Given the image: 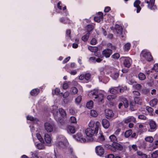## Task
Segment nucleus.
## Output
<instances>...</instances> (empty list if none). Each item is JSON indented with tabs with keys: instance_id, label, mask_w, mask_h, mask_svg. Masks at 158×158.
Here are the masks:
<instances>
[{
	"instance_id": "nucleus-16",
	"label": "nucleus",
	"mask_w": 158,
	"mask_h": 158,
	"mask_svg": "<svg viewBox=\"0 0 158 158\" xmlns=\"http://www.w3.org/2000/svg\"><path fill=\"white\" fill-rule=\"evenodd\" d=\"M106 116L108 119H110L114 116V114L112 111L110 110H105Z\"/></svg>"
},
{
	"instance_id": "nucleus-15",
	"label": "nucleus",
	"mask_w": 158,
	"mask_h": 158,
	"mask_svg": "<svg viewBox=\"0 0 158 158\" xmlns=\"http://www.w3.org/2000/svg\"><path fill=\"white\" fill-rule=\"evenodd\" d=\"M125 136L126 138H128L129 137L135 138L136 136V134L135 133H132V130H129L126 131L125 133Z\"/></svg>"
},
{
	"instance_id": "nucleus-48",
	"label": "nucleus",
	"mask_w": 158,
	"mask_h": 158,
	"mask_svg": "<svg viewBox=\"0 0 158 158\" xmlns=\"http://www.w3.org/2000/svg\"><path fill=\"white\" fill-rule=\"evenodd\" d=\"M71 30H68L66 31V37L67 39H70L71 38L70 36Z\"/></svg>"
},
{
	"instance_id": "nucleus-7",
	"label": "nucleus",
	"mask_w": 158,
	"mask_h": 158,
	"mask_svg": "<svg viewBox=\"0 0 158 158\" xmlns=\"http://www.w3.org/2000/svg\"><path fill=\"white\" fill-rule=\"evenodd\" d=\"M121 61L123 62L125 67L129 68L132 63V60L129 57H122Z\"/></svg>"
},
{
	"instance_id": "nucleus-20",
	"label": "nucleus",
	"mask_w": 158,
	"mask_h": 158,
	"mask_svg": "<svg viewBox=\"0 0 158 158\" xmlns=\"http://www.w3.org/2000/svg\"><path fill=\"white\" fill-rule=\"evenodd\" d=\"M102 124L103 127L106 129H107L110 126L109 122L106 119H104L102 120Z\"/></svg>"
},
{
	"instance_id": "nucleus-35",
	"label": "nucleus",
	"mask_w": 158,
	"mask_h": 158,
	"mask_svg": "<svg viewBox=\"0 0 158 158\" xmlns=\"http://www.w3.org/2000/svg\"><path fill=\"white\" fill-rule=\"evenodd\" d=\"M138 77L140 80H143L145 79L146 76L143 73H140L138 74Z\"/></svg>"
},
{
	"instance_id": "nucleus-17",
	"label": "nucleus",
	"mask_w": 158,
	"mask_h": 158,
	"mask_svg": "<svg viewBox=\"0 0 158 158\" xmlns=\"http://www.w3.org/2000/svg\"><path fill=\"white\" fill-rule=\"evenodd\" d=\"M44 139L45 142L47 145L49 146L51 145L52 141V138L50 135L48 134H46L44 135Z\"/></svg>"
},
{
	"instance_id": "nucleus-26",
	"label": "nucleus",
	"mask_w": 158,
	"mask_h": 158,
	"mask_svg": "<svg viewBox=\"0 0 158 158\" xmlns=\"http://www.w3.org/2000/svg\"><path fill=\"white\" fill-rule=\"evenodd\" d=\"M60 22L66 24L67 23H69V20L68 18H64V17H61L60 19Z\"/></svg>"
},
{
	"instance_id": "nucleus-11",
	"label": "nucleus",
	"mask_w": 158,
	"mask_h": 158,
	"mask_svg": "<svg viewBox=\"0 0 158 158\" xmlns=\"http://www.w3.org/2000/svg\"><path fill=\"white\" fill-rule=\"evenodd\" d=\"M112 53V51L109 48H107L104 50L102 54L103 56H105L106 58L109 57Z\"/></svg>"
},
{
	"instance_id": "nucleus-32",
	"label": "nucleus",
	"mask_w": 158,
	"mask_h": 158,
	"mask_svg": "<svg viewBox=\"0 0 158 158\" xmlns=\"http://www.w3.org/2000/svg\"><path fill=\"white\" fill-rule=\"evenodd\" d=\"M37 148L40 150L44 149L45 148L44 145L41 143H38L37 144H35Z\"/></svg>"
},
{
	"instance_id": "nucleus-45",
	"label": "nucleus",
	"mask_w": 158,
	"mask_h": 158,
	"mask_svg": "<svg viewBox=\"0 0 158 158\" xmlns=\"http://www.w3.org/2000/svg\"><path fill=\"white\" fill-rule=\"evenodd\" d=\"M60 92V88H56L54 89V92H53V91L52 94L58 95V94H59Z\"/></svg>"
},
{
	"instance_id": "nucleus-63",
	"label": "nucleus",
	"mask_w": 158,
	"mask_h": 158,
	"mask_svg": "<svg viewBox=\"0 0 158 158\" xmlns=\"http://www.w3.org/2000/svg\"><path fill=\"white\" fill-rule=\"evenodd\" d=\"M146 110L149 113H152L153 111V109L151 107L149 106L146 107Z\"/></svg>"
},
{
	"instance_id": "nucleus-55",
	"label": "nucleus",
	"mask_w": 158,
	"mask_h": 158,
	"mask_svg": "<svg viewBox=\"0 0 158 158\" xmlns=\"http://www.w3.org/2000/svg\"><path fill=\"white\" fill-rule=\"evenodd\" d=\"M119 54L118 53H115L112 56V57L115 59H118L119 57Z\"/></svg>"
},
{
	"instance_id": "nucleus-50",
	"label": "nucleus",
	"mask_w": 158,
	"mask_h": 158,
	"mask_svg": "<svg viewBox=\"0 0 158 158\" xmlns=\"http://www.w3.org/2000/svg\"><path fill=\"white\" fill-rule=\"evenodd\" d=\"M118 90H119V92L120 93H122L124 91L127 90V88L126 86H124V87H118Z\"/></svg>"
},
{
	"instance_id": "nucleus-40",
	"label": "nucleus",
	"mask_w": 158,
	"mask_h": 158,
	"mask_svg": "<svg viewBox=\"0 0 158 158\" xmlns=\"http://www.w3.org/2000/svg\"><path fill=\"white\" fill-rule=\"evenodd\" d=\"M131 44L129 43H128L126 44L124 46V49L125 51L129 50L130 48Z\"/></svg>"
},
{
	"instance_id": "nucleus-21",
	"label": "nucleus",
	"mask_w": 158,
	"mask_h": 158,
	"mask_svg": "<svg viewBox=\"0 0 158 158\" xmlns=\"http://www.w3.org/2000/svg\"><path fill=\"white\" fill-rule=\"evenodd\" d=\"M115 28L117 33L119 35H121L123 31V28L122 27L118 25H116Z\"/></svg>"
},
{
	"instance_id": "nucleus-36",
	"label": "nucleus",
	"mask_w": 158,
	"mask_h": 158,
	"mask_svg": "<svg viewBox=\"0 0 158 158\" xmlns=\"http://www.w3.org/2000/svg\"><path fill=\"white\" fill-rule=\"evenodd\" d=\"M89 35L90 33L89 32L87 33L85 35L82 37V40L84 41H86L89 38Z\"/></svg>"
},
{
	"instance_id": "nucleus-64",
	"label": "nucleus",
	"mask_w": 158,
	"mask_h": 158,
	"mask_svg": "<svg viewBox=\"0 0 158 158\" xmlns=\"http://www.w3.org/2000/svg\"><path fill=\"white\" fill-rule=\"evenodd\" d=\"M152 69L155 70L156 72H158V64L154 65L153 68Z\"/></svg>"
},
{
	"instance_id": "nucleus-24",
	"label": "nucleus",
	"mask_w": 158,
	"mask_h": 158,
	"mask_svg": "<svg viewBox=\"0 0 158 158\" xmlns=\"http://www.w3.org/2000/svg\"><path fill=\"white\" fill-rule=\"evenodd\" d=\"M78 91V89L75 87H72L70 89V93L72 94L75 95L77 94Z\"/></svg>"
},
{
	"instance_id": "nucleus-59",
	"label": "nucleus",
	"mask_w": 158,
	"mask_h": 158,
	"mask_svg": "<svg viewBox=\"0 0 158 158\" xmlns=\"http://www.w3.org/2000/svg\"><path fill=\"white\" fill-rule=\"evenodd\" d=\"M133 93L134 95V97H137L139 96L140 95V94L138 91H135L133 92Z\"/></svg>"
},
{
	"instance_id": "nucleus-38",
	"label": "nucleus",
	"mask_w": 158,
	"mask_h": 158,
	"mask_svg": "<svg viewBox=\"0 0 158 158\" xmlns=\"http://www.w3.org/2000/svg\"><path fill=\"white\" fill-rule=\"evenodd\" d=\"M93 102L92 101H90L87 103L86 107L90 109L93 107Z\"/></svg>"
},
{
	"instance_id": "nucleus-6",
	"label": "nucleus",
	"mask_w": 158,
	"mask_h": 158,
	"mask_svg": "<svg viewBox=\"0 0 158 158\" xmlns=\"http://www.w3.org/2000/svg\"><path fill=\"white\" fill-rule=\"evenodd\" d=\"M89 126L90 128H93L96 132H98L99 128L100 127V124L98 121L91 120L89 123Z\"/></svg>"
},
{
	"instance_id": "nucleus-3",
	"label": "nucleus",
	"mask_w": 158,
	"mask_h": 158,
	"mask_svg": "<svg viewBox=\"0 0 158 158\" xmlns=\"http://www.w3.org/2000/svg\"><path fill=\"white\" fill-rule=\"evenodd\" d=\"M68 144L67 140L63 135H58L56 137V142L55 144L56 146L64 148Z\"/></svg>"
},
{
	"instance_id": "nucleus-42",
	"label": "nucleus",
	"mask_w": 158,
	"mask_h": 158,
	"mask_svg": "<svg viewBox=\"0 0 158 158\" xmlns=\"http://www.w3.org/2000/svg\"><path fill=\"white\" fill-rule=\"evenodd\" d=\"M141 85L139 84H136L133 85V87L135 89H136L138 90H139L141 89Z\"/></svg>"
},
{
	"instance_id": "nucleus-46",
	"label": "nucleus",
	"mask_w": 158,
	"mask_h": 158,
	"mask_svg": "<svg viewBox=\"0 0 158 158\" xmlns=\"http://www.w3.org/2000/svg\"><path fill=\"white\" fill-rule=\"evenodd\" d=\"M102 81H103L104 83H106L109 81V78L108 77L105 76H103L102 77Z\"/></svg>"
},
{
	"instance_id": "nucleus-12",
	"label": "nucleus",
	"mask_w": 158,
	"mask_h": 158,
	"mask_svg": "<svg viewBox=\"0 0 158 158\" xmlns=\"http://www.w3.org/2000/svg\"><path fill=\"white\" fill-rule=\"evenodd\" d=\"M44 127L45 129L48 132H51L53 130V126L50 123L46 122L44 123Z\"/></svg>"
},
{
	"instance_id": "nucleus-56",
	"label": "nucleus",
	"mask_w": 158,
	"mask_h": 158,
	"mask_svg": "<svg viewBox=\"0 0 158 158\" xmlns=\"http://www.w3.org/2000/svg\"><path fill=\"white\" fill-rule=\"evenodd\" d=\"M91 77V74L89 73H87L85 75V78L86 80H88Z\"/></svg>"
},
{
	"instance_id": "nucleus-47",
	"label": "nucleus",
	"mask_w": 158,
	"mask_h": 158,
	"mask_svg": "<svg viewBox=\"0 0 158 158\" xmlns=\"http://www.w3.org/2000/svg\"><path fill=\"white\" fill-rule=\"evenodd\" d=\"M32 157L33 158H38V153L36 151H34L31 152Z\"/></svg>"
},
{
	"instance_id": "nucleus-10",
	"label": "nucleus",
	"mask_w": 158,
	"mask_h": 158,
	"mask_svg": "<svg viewBox=\"0 0 158 158\" xmlns=\"http://www.w3.org/2000/svg\"><path fill=\"white\" fill-rule=\"evenodd\" d=\"M95 152L97 155L101 156L104 154V150L102 147L98 146L95 148Z\"/></svg>"
},
{
	"instance_id": "nucleus-22",
	"label": "nucleus",
	"mask_w": 158,
	"mask_h": 158,
	"mask_svg": "<svg viewBox=\"0 0 158 158\" xmlns=\"http://www.w3.org/2000/svg\"><path fill=\"white\" fill-rule=\"evenodd\" d=\"M67 131L69 133H74L75 132V130L74 127L71 126H68Z\"/></svg>"
},
{
	"instance_id": "nucleus-28",
	"label": "nucleus",
	"mask_w": 158,
	"mask_h": 158,
	"mask_svg": "<svg viewBox=\"0 0 158 158\" xmlns=\"http://www.w3.org/2000/svg\"><path fill=\"white\" fill-rule=\"evenodd\" d=\"M137 155L139 156V158H147V156L146 154L143 153L140 151H138L137 152Z\"/></svg>"
},
{
	"instance_id": "nucleus-13",
	"label": "nucleus",
	"mask_w": 158,
	"mask_h": 158,
	"mask_svg": "<svg viewBox=\"0 0 158 158\" xmlns=\"http://www.w3.org/2000/svg\"><path fill=\"white\" fill-rule=\"evenodd\" d=\"M123 122L125 123H128L130 122H136L135 118L132 116H128L127 118H125Z\"/></svg>"
},
{
	"instance_id": "nucleus-37",
	"label": "nucleus",
	"mask_w": 158,
	"mask_h": 158,
	"mask_svg": "<svg viewBox=\"0 0 158 158\" xmlns=\"http://www.w3.org/2000/svg\"><path fill=\"white\" fill-rule=\"evenodd\" d=\"M119 143L116 142H113L112 144V149H111V151L113 152H115L116 151V148L118 145Z\"/></svg>"
},
{
	"instance_id": "nucleus-14",
	"label": "nucleus",
	"mask_w": 158,
	"mask_h": 158,
	"mask_svg": "<svg viewBox=\"0 0 158 158\" xmlns=\"http://www.w3.org/2000/svg\"><path fill=\"white\" fill-rule=\"evenodd\" d=\"M88 49L91 52L94 53V55L96 56L99 57L98 53L97 52L98 50V48L96 47L89 46L88 47Z\"/></svg>"
},
{
	"instance_id": "nucleus-30",
	"label": "nucleus",
	"mask_w": 158,
	"mask_h": 158,
	"mask_svg": "<svg viewBox=\"0 0 158 158\" xmlns=\"http://www.w3.org/2000/svg\"><path fill=\"white\" fill-rule=\"evenodd\" d=\"M134 101L135 103L138 104H141L142 103V100L139 97H136L134 98Z\"/></svg>"
},
{
	"instance_id": "nucleus-54",
	"label": "nucleus",
	"mask_w": 158,
	"mask_h": 158,
	"mask_svg": "<svg viewBox=\"0 0 158 158\" xmlns=\"http://www.w3.org/2000/svg\"><path fill=\"white\" fill-rule=\"evenodd\" d=\"M104 73L103 71H101L100 72V75L98 77V79L99 81H102V77L104 76Z\"/></svg>"
},
{
	"instance_id": "nucleus-44",
	"label": "nucleus",
	"mask_w": 158,
	"mask_h": 158,
	"mask_svg": "<svg viewBox=\"0 0 158 158\" xmlns=\"http://www.w3.org/2000/svg\"><path fill=\"white\" fill-rule=\"evenodd\" d=\"M152 158H157L158 157V151H156L151 154Z\"/></svg>"
},
{
	"instance_id": "nucleus-41",
	"label": "nucleus",
	"mask_w": 158,
	"mask_h": 158,
	"mask_svg": "<svg viewBox=\"0 0 158 158\" xmlns=\"http://www.w3.org/2000/svg\"><path fill=\"white\" fill-rule=\"evenodd\" d=\"M90 114L93 117H96L98 115L97 112L94 110H91Z\"/></svg>"
},
{
	"instance_id": "nucleus-8",
	"label": "nucleus",
	"mask_w": 158,
	"mask_h": 158,
	"mask_svg": "<svg viewBox=\"0 0 158 158\" xmlns=\"http://www.w3.org/2000/svg\"><path fill=\"white\" fill-rule=\"evenodd\" d=\"M98 132H96L94 129L90 127L88 128L85 130V133L87 137L91 138L96 135Z\"/></svg>"
},
{
	"instance_id": "nucleus-31",
	"label": "nucleus",
	"mask_w": 158,
	"mask_h": 158,
	"mask_svg": "<svg viewBox=\"0 0 158 158\" xmlns=\"http://www.w3.org/2000/svg\"><path fill=\"white\" fill-rule=\"evenodd\" d=\"M157 102V99L156 98H154L150 102V105L152 106H154L156 105Z\"/></svg>"
},
{
	"instance_id": "nucleus-5",
	"label": "nucleus",
	"mask_w": 158,
	"mask_h": 158,
	"mask_svg": "<svg viewBox=\"0 0 158 158\" xmlns=\"http://www.w3.org/2000/svg\"><path fill=\"white\" fill-rule=\"evenodd\" d=\"M83 132H79L76 135H73V138L77 141L82 143L88 142L91 140L83 136Z\"/></svg>"
},
{
	"instance_id": "nucleus-19",
	"label": "nucleus",
	"mask_w": 158,
	"mask_h": 158,
	"mask_svg": "<svg viewBox=\"0 0 158 158\" xmlns=\"http://www.w3.org/2000/svg\"><path fill=\"white\" fill-rule=\"evenodd\" d=\"M140 3V2L139 0H136L134 3V7L137 8L136 12L137 13L139 12L141 10V8L139 6Z\"/></svg>"
},
{
	"instance_id": "nucleus-34",
	"label": "nucleus",
	"mask_w": 158,
	"mask_h": 158,
	"mask_svg": "<svg viewBox=\"0 0 158 158\" xmlns=\"http://www.w3.org/2000/svg\"><path fill=\"white\" fill-rule=\"evenodd\" d=\"M121 101L123 102L124 106L125 108H127L128 106V102L126 98H122L121 99Z\"/></svg>"
},
{
	"instance_id": "nucleus-53",
	"label": "nucleus",
	"mask_w": 158,
	"mask_h": 158,
	"mask_svg": "<svg viewBox=\"0 0 158 158\" xmlns=\"http://www.w3.org/2000/svg\"><path fill=\"white\" fill-rule=\"evenodd\" d=\"M70 121L73 123H76L77 120L75 117L74 116H71L70 118Z\"/></svg>"
},
{
	"instance_id": "nucleus-27",
	"label": "nucleus",
	"mask_w": 158,
	"mask_h": 158,
	"mask_svg": "<svg viewBox=\"0 0 158 158\" xmlns=\"http://www.w3.org/2000/svg\"><path fill=\"white\" fill-rule=\"evenodd\" d=\"M39 92V90L37 89H32L30 92L31 95L35 96L37 95Z\"/></svg>"
},
{
	"instance_id": "nucleus-18",
	"label": "nucleus",
	"mask_w": 158,
	"mask_h": 158,
	"mask_svg": "<svg viewBox=\"0 0 158 158\" xmlns=\"http://www.w3.org/2000/svg\"><path fill=\"white\" fill-rule=\"evenodd\" d=\"M149 124L150 126V130L151 131H155L156 128V123L152 120L150 121L149 122Z\"/></svg>"
},
{
	"instance_id": "nucleus-62",
	"label": "nucleus",
	"mask_w": 158,
	"mask_h": 158,
	"mask_svg": "<svg viewBox=\"0 0 158 158\" xmlns=\"http://www.w3.org/2000/svg\"><path fill=\"white\" fill-rule=\"evenodd\" d=\"M105 147L108 149H109L111 150V149H112V145H110L108 144H106L104 145Z\"/></svg>"
},
{
	"instance_id": "nucleus-57",
	"label": "nucleus",
	"mask_w": 158,
	"mask_h": 158,
	"mask_svg": "<svg viewBox=\"0 0 158 158\" xmlns=\"http://www.w3.org/2000/svg\"><path fill=\"white\" fill-rule=\"evenodd\" d=\"M69 112L72 114L73 115L77 113V110H75L74 109L72 108L69 110Z\"/></svg>"
},
{
	"instance_id": "nucleus-29",
	"label": "nucleus",
	"mask_w": 158,
	"mask_h": 158,
	"mask_svg": "<svg viewBox=\"0 0 158 158\" xmlns=\"http://www.w3.org/2000/svg\"><path fill=\"white\" fill-rule=\"evenodd\" d=\"M71 82H68L65 81L63 84L62 88L64 89H66L68 88L69 86L70 85Z\"/></svg>"
},
{
	"instance_id": "nucleus-23",
	"label": "nucleus",
	"mask_w": 158,
	"mask_h": 158,
	"mask_svg": "<svg viewBox=\"0 0 158 158\" xmlns=\"http://www.w3.org/2000/svg\"><path fill=\"white\" fill-rule=\"evenodd\" d=\"M105 140L104 137L103 135L101 133L98 135V138L97 141L101 143Z\"/></svg>"
},
{
	"instance_id": "nucleus-1",
	"label": "nucleus",
	"mask_w": 158,
	"mask_h": 158,
	"mask_svg": "<svg viewBox=\"0 0 158 158\" xmlns=\"http://www.w3.org/2000/svg\"><path fill=\"white\" fill-rule=\"evenodd\" d=\"M105 94L103 91H99L94 89L91 91L89 93L90 96L92 98H95L98 102H102L104 97Z\"/></svg>"
},
{
	"instance_id": "nucleus-61",
	"label": "nucleus",
	"mask_w": 158,
	"mask_h": 158,
	"mask_svg": "<svg viewBox=\"0 0 158 158\" xmlns=\"http://www.w3.org/2000/svg\"><path fill=\"white\" fill-rule=\"evenodd\" d=\"M96 43L97 40L95 38H93L90 42L91 44L93 45L96 44Z\"/></svg>"
},
{
	"instance_id": "nucleus-51",
	"label": "nucleus",
	"mask_w": 158,
	"mask_h": 158,
	"mask_svg": "<svg viewBox=\"0 0 158 158\" xmlns=\"http://www.w3.org/2000/svg\"><path fill=\"white\" fill-rule=\"evenodd\" d=\"M36 136L40 142H42L43 141V139L40 134L38 133H36Z\"/></svg>"
},
{
	"instance_id": "nucleus-49",
	"label": "nucleus",
	"mask_w": 158,
	"mask_h": 158,
	"mask_svg": "<svg viewBox=\"0 0 158 158\" xmlns=\"http://www.w3.org/2000/svg\"><path fill=\"white\" fill-rule=\"evenodd\" d=\"M81 96L80 95L75 100L76 103L77 104H79L81 102Z\"/></svg>"
},
{
	"instance_id": "nucleus-39",
	"label": "nucleus",
	"mask_w": 158,
	"mask_h": 158,
	"mask_svg": "<svg viewBox=\"0 0 158 158\" xmlns=\"http://www.w3.org/2000/svg\"><path fill=\"white\" fill-rule=\"evenodd\" d=\"M110 141L115 142L117 141V138L114 135H112L110 136L109 137Z\"/></svg>"
},
{
	"instance_id": "nucleus-43",
	"label": "nucleus",
	"mask_w": 158,
	"mask_h": 158,
	"mask_svg": "<svg viewBox=\"0 0 158 158\" xmlns=\"http://www.w3.org/2000/svg\"><path fill=\"white\" fill-rule=\"evenodd\" d=\"M145 140L150 143H152L153 141V138L152 136H148L145 138Z\"/></svg>"
},
{
	"instance_id": "nucleus-9",
	"label": "nucleus",
	"mask_w": 158,
	"mask_h": 158,
	"mask_svg": "<svg viewBox=\"0 0 158 158\" xmlns=\"http://www.w3.org/2000/svg\"><path fill=\"white\" fill-rule=\"evenodd\" d=\"M144 2L148 4V8L151 10H155L156 7L154 5L155 0H145Z\"/></svg>"
},
{
	"instance_id": "nucleus-52",
	"label": "nucleus",
	"mask_w": 158,
	"mask_h": 158,
	"mask_svg": "<svg viewBox=\"0 0 158 158\" xmlns=\"http://www.w3.org/2000/svg\"><path fill=\"white\" fill-rule=\"evenodd\" d=\"M103 19L102 18H101L100 17L98 16H95L94 18L95 21L97 22H100Z\"/></svg>"
},
{
	"instance_id": "nucleus-60",
	"label": "nucleus",
	"mask_w": 158,
	"mask_h": 158,
	"mask_svg": "<svg viewBox=\"0 0 158 158\" xmlns=\"http://www.w3.org/2000/svg\"><path fill=\"white\" fill-rule=\"evenodd\" d=\"M93 29V26L91 25H88L87 26V29L88 31H92Z\"/></svg>"
},
{
	"instance_id": "nucleus-2",
	"label": "nucleus",
	"mask_w": 158,
	"mask_h": 158,
	"mask_svg": "<svg viewBox=\"0 0 158 158\" xmlns=\"http://www.w3.org/2000/svg\"><path fill=\"white\" fill-rule=\"evenodd\" d=\"M56 109L53 110L52 111L53 114L54 115L55 120L58 122H59L61 123V118L60 117V116L62 117H64L66 116V114L64 110L62 108H60L59 109V112L58 111L57 107H56Z\"/></svg>"
},
{
	"instance_id": "nucleus-25",
	"label": "nucleus",
	"mask_w": 158,
	"mask_h": 158,
	"mask_svg": "<svg viewBox=\"0 0 158 158\" xmlns=\"http://www.w3.org/2000/svg\"><path fill=\"white\" fill-rule=\"evenodd\" d=\"M118 87H114L110 89L109 91L110 93L113 94H116L118 92Z\"/></svg>"
},
{
	"instance_id": "nucleus-58",
	"label": "nucleus",
	"mask_w": 158,
	"mask_h": 158,
	"mask_svg": "<svg viewBox=\"0 0 158 158\" xmlns=\"http://www.w3.org/2000/svg\"><path fill=\"white\" fill-rule=\"evenodd\" d=\"M70 93L68 91H67L65 92L63 95V97L64 98H66L69 96V95Z\"/></svg>"
},
{
	"instance_id": "nucleus-33",
	"label": "nucleus",
	"mask_w": 158,
	"mask_h": 158,
	"mask_svg": "<svg viewBox=\"0 0 158 158\" xmlns=\"http://www.w3.org/2000/svg\"><path fill=\"white\" fill-rule=\"evenodd\" d=\"M119 76V74L118 72L112 73L111 77L114 80L117 79Z\"/></svg>"
},
{
	"instance_id": "nucleus-4",
	"label": "nucleus",
	"mask_w": 158,
	"mask_h": 158,
	"mask_svg": "<svg viewBox=\"0 0 158 158\" xmlns=\"http://www.w3.org/2000/svg\"><path fill=\"white\" fill-rule=\"evenodd\" d=\"M140 56L141 60L143 61L147 60L150 61L153 60L151 53L147 50H143L140 53Z\"/></svg>"
}]
</instances>
